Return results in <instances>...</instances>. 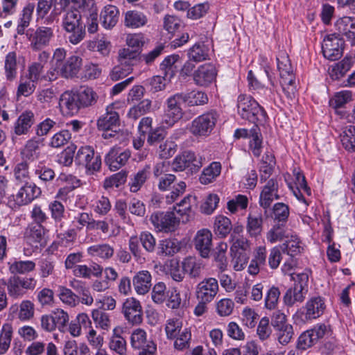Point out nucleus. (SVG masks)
<instances>
[{
	"label": "nucleus",
	"instance_id": "obj_24",
	"mask_svg": "<svg viewBox=\"0 0 355 355\" xmlns=\"http://www.w3.org/2000/svg\"><path fill=\"white\" fill-rule=\"evenodd\" d=\"M59 106L63 114L73 115L81 108L75 92H64L60 98Z\"/></svg>",
	"mask_w": 355,
	"mask_h": 355
},
{
	"label": "nucleus",
	"instance_id": "obj_46",
	"mask_svg": "<svg viewBox=\"0 0 355 355\" xmlns=\"http://www.w3.org/2000/svg\"><path fill=\"white\" fill-rule=\"evenodd\" d=\"M279 245L282 252L287 254L291 257H294L300 254L303 250L299 238L296 235L293 234L289 235L288 239H286L282 245Z\"/></svg>",
	"mask_w": 355,
	"mask_h": 355
},
{
	"label": "nucleus",
	"instance_id": "obj_47",
	"mask_svg": "<svg viewBox=\"0 0 355 355\" xmlns=\"http://www.w3.org/2000/svg\"><path fill=\"white\" fill-rule=\"evenodd\" d=\"M306 291L298 286H293L288 288L283 297L284 303L287 306H292L297 302H302L305 299Z\"/></svg>",
	"mask_w": 355,
	"mask_h": 355
},
{
	"label": "nucleus",
	"instance_id": "obj_5",
	"mask_svg": "<svg viewBox=\"0 0 355 355\" xmlns=\"http://www.w3.org/2000/svg\"><path fill=\"white\" fill-rule=\"evenodd\" d=\"M76 165L85 169L87 175H93L101 168V157L90 146H81L74 157Z\"/></svg>",
	"mask_w": 355,
	"mask_h": 355
},
{
	"label": "nucleus",
	"instance_id": "obj_58",
	"mask_svg": "<svg viewBox=\"0 0 355 355\" xmlns=\"http://www.w3.org/2000/svg\"><path fill=\"white\" fill-rule=\"evenodd\" d=\"M188 58L195 62H200L208 58V49L203 44L197 43L188 51Z\"/></svg>",
	"mask_w": 355,
	"mask_h": 355
},
{
	"label": "nucleus",
	"instance_id": "obj_16",
	"mask_svg": "<svg viewBox=\"0 0 355 355\" xmlns=\"http://www.w3.org/2000/svg\"><path fill=\"white\" fill-rule=\"evenodd\" d=\"M150 220L157 231L164 232L174 231L179 222L173 211L155 212L150 216Z\"/></svg>",
	"mask_w": 355,
	"mask_h": 355
},
{
	"label": "nucleus",
	"instance_id": "obj_25",
	"mask_svg": "<svg viewBox=\"0 0 355 355\" xmlns=\"http://www.w3.org/2000/svg\"><path fill=\"white\" fill-rule=\"evenodd\" d=\"M119 124V115L115 110L113 104L108 105L106 112L97 121V126L99 130H105L111 128H116Z\"/></svg>",
	"mask_w": 355,
	"mask_h": 355
},
{
	"label": "nucleus",
	"instance_id": "obj_29",
	"mask_svg": "<svg viewBox=\"0 0 355 355\" xmlns=\"http://www.w3.org/2000/svg\"><path fill=\"white\" fill-rule=\"evenodd\" d=\"M33 175L45 186L52 183L55 178V172L53 168L44 162H39L34 167Z\"/></svg>",
	"mask_w": 355,
	"mask_h": 355
},
{
	"label": "nucleus",
	"instance_id": "obj_44",
	"mask_svg": "<svg viewBox=\"0 0 355 355\" xmlns=\"http://www.w3.org/2000/svg\"><path fill=\"white\" fill-rule=\"evenodd\" d=\"M352 101V92L349 90H342L336 92L332 97L329 99V106L335 110V111L341 114L342 112H338V109L343 108L346 104L349 103Z\"/></svg>",
	"mask_w": 355,
	"mask_h": 355
},
{
	"label": "nucleus",
	"instance_id": "obj_54",
	"mask_svg": "<svg viewBox=\"0 0 355 355\" xmlns=\"http://www.w3.org/2000/svg\"><path fill=\"white\" fill-rule=\"evenodd\" d=\"M158 249L160 254L172 256L180 250V243L176 239H165L159 241Z\"/></svg>",
	"mask_w": 355,
	"mask_h": 355
},
{
	"label": "nucleus",
	"instance_id": "obj_62",
	"mask_svg": "<svg viewBox=\"0 0 355 355\" xmlns=\"http://www.w3.org/2000/svg\"><path fill=\"white\" fill-rule=\"evenodd\" d=\"M151 109V101L149 99H144L137 105L130 109L128 116L130 119L137 120L142 115L149 112Z\"/></svg>",
	"mask_w": 355,
	"mask_h": 355
},
{
	"label": "nucleus",
	"instance_id": "obj_64",
	"mask_svg": "<svg viewBox=\"0 0 355 355\" xmlns=\"http://www.w3.org/2000/svg\"><path fill=\"white\" fill-rule=\"evenodd\" d=\"M174 347L175 349L182 351L188 349L190 346V341L191 339V331L185 328L175 338Z\"/></svg>",
	"mask_w": 355,
	"mask_h": 355
},
{
	"label": "nucleus",
	"instance_id": "obj_12",
	"mask_svg": "<svg viewBox=\"0 0 355 355\" xmlns=\"http://www.w3.org/2000/svg\"><path fill=\"white\" fill-rule=\"evenodd\" d=\"M329 331V327L325 324L319 323L300 334L297 339V347L306 350L314 345L319 340L323 338Z\"/></svg>",
	"mask_w": 355,
	"mask_h": 355
},
{
	"label": "nucleus",
	"instance_id": "obj_9",
	"mask_svg": "<svg viewBox=\"0 0 355 355\" xmlns=\"http://www.w3.org/2000/svg\"><path fill=\"white\" fill-rule=\"evenodd\" d=\"M218 119V114L216 111L205 112L192 121L189 131L196 137H207L214 130Z\"/></svg>",
	"mask_w": 355,
	"mask_h": 355
},
{
	"label": "nucleus",
	"instance_id": "obj_13",
	"mask_svg": "<svg viewBox=\"0 0 355 355\" xmlns=\"http://www.w3.org/2000/svg\"><path fill=\"white\" fill-rule=\"evenodd\" d=\"M264 182L259 194V205L264 210V214H266L273 201L280 199L279 184L275 178H270Z\"/></svg>",
	"mask_w": 355,
	"mask_h": 355
},
{
	"label": "nucleus",
	"instance_id": "obj_17",
	"mask_svg": "<svg viewBox=\"0 0 355 355\" xmlns=\"http://www.w3.org/2000/svg\"><path fill=\"white\" fill-rule=\"evenodd\" d=\"M42 193L40 187L35 183L24 184L17 192L10 196V202L14 201L15 207H21L31 203Z\"/></svg>",
	"mask_w": 355,
	"mask_h": 355
},
{
	"label": "nucleus",
	"instance_id": "obj_20",
	"mask_svg": "<svg viewBox=\"0 0 355 355\" xmlns=\"http://www.w3.org/2000/svg\"><path fill=\"white\" fill-rule=\"evenodd\" d=\"M182 102V97L180 93L170 96L166 100V108L165 109V122L171 126L182 116V110L180 103Z\"/></svg>",
	"mask_w": 355,
	"mask_h": 355
},
{
	"label": "nucleus",
	"instance_id": "obj_35",
	"mask_svg": "<svg viewBox=\"0 0 355 355\" xmlns=\"http://www.w3.org/2000/svg\"><path fill=\"white\" fill-rule=\"evenodd\" d=\"M222 166L219 162H213L209 166L204 168L199 181L202 184L207 185L214 182L221 173Z\"/></svg>",
	"mask_w": 355,
	"mask_h": 355
},
{
	"label": "nucleus",
	"instance_id": "obj_33",
	"mask_svg": "<svg viewBox=\"0 0 355 355\" xmlns=\"http://www.w3.org/2000/svg\"><path fill=\"white\" fill-rule=\"evenodd\" d=\"M267 251L265 246H259L257 248L254 252L248 268V272L252 275H256L259 270L266 264Z\"/></svg>",
	"mask_w": 355,
	"mask_h": 355
},
{
	"label": "nucleus",
	"instance_id": "obj_34",
	"mask_svg": "<svg viewBox=\"0 0 355 355\" xmlns=\"http://www.w3.org/2000/svg\"><path fill=\"white\" fill-rule=\"evenodd\" d=\"M151 174V167L150 164L145 165L142 168L139 169L128 183L130 191L132 193L139 191Z\"/></svg>",
	"mask_w": 355,
	"mask_h": 355
},
{
	"label": "nucleus",
	"instance_id": "obj_10",
	"mask_svg": "<svg viewBox=\"0 0 355 355\" xmlns=\"http://www.w3.org/2000/svg\"><path fill=\"white\" fill-rule=\"evenodd\" d=\"M176 177L173 174H164L159 178L158 189L162 191L171 189L166 196V202L168 205L173 203L186 190V183L180 181L175 183Z\"/></svg>",
	"mask_w": 355,
	"mask_h": 355
},
{
	"label": "nucleus",
	"instance_id": "obj_53",
	"mask_svg": "<svg viewBox=\"0 0 355 355\" xmlns=\"http://www.w3.org/2000/svg\"><path fill=\"white\" fill-rule=\"evenodd\" d=\"M178 55H171L166 57L160 64V69L168 80H170L175 74L178 67L175 65L179 60Z\"/></svg>",
	"mask_w": 355,
	"mask_h": 355
},
{
	"label": "nucleus",
	"instance_id": "obj_4",
	"mask_svg": "<svg viewBox=\"0 0 355 355\" xmlns=\"http://www.w3.org/2000/svg\"><path fill=\"white\" fill-rule=\"evenodd\" d=\"M325 308L324 301L321 297H312L293 315L294 322L301 325L311 322L320 318L324 313Z\"/></svg>",
	"mask_w": 355,
	"mask_h": 355
},
{
	"label": "nucleus",
	"instance_id": "obj_18",
	"mask_svg": "<svg viewBox=\"0 0 355 355\" xmlns=\"http://www.w3.org/2000/svg\"><path fill=\"white\" fill-rule=\"evenodd\" d=\"M122 313L128 323L140 324L143 321V309L140 302L135 297L127 298L122 306Z\"/></svg>",
	"mask_w": 355,
	"mask_h": 355
},
{
	"label": "nucleus",
	"instance_id": "obj_63",
	"mask_svg": "<svg viewBox=\"0 0 355 355\" xmlns=\"http://www.w3.org/2000/svg\"><path fill=\"white\" fill-rule=\"evenodd\" d=\"M248 205V197L245 195L238 194L233 199L227 202V208L232 214H235L239 209H245Z\"/></svg>",
	"mask_w": 355,
	"mask_h": 355
},
{
	"label": "nucleus",
	"instance_id": "obj_51",
	"mask_svg": "<svg viewBox=\"0 0 355 355\" xmlns=\"http://www.w3.org/2000/svg\"><path fill=\"white\" fill-rule=\"evenodd\" d=\"M5 76L8 81L14 80L17 74V54L15 52H9L5 59Z\"/></svg>",
	"mask_w": 355,
	"mask_h": 355
},
{
	"label": "nucleus",
	"instance_id": "obj_19",
	"mask_svg": "<svg viewBox=\"0 0 355 355\" xmlns=\"http://www.w3.org/2000/svg\"><path fill=\"white\" fill-rule=\"evenodd\" d=\"M219 291L218 280L214 277H208L198 284L196 288V296L198 300L212 302Z\"/></svg>",
	"mask_w": 355,
	"mask_h": 355
},
{
	"label": "nucleus",
	"instance_id": "obj_14",
	"mask_svg": "<svg viewBox=\"0 0 355 355\" xmlns=\"http://www.w3.org/2000/svg\"><path fill=\"white\" fill-rule=\"evenodd\" d=\"M230 242L232 243L230 247L231 254L234 259H236L234 268L237 271L241 270L246 263V252L250 250V243L244 236L233 238V239L230 240Z\"/></svg>",
	"mask_w": 355,
	"mask_h": 355
},
{
	"label": "nucleus",
	"instance_id": "obj_49",
	"mask_svg": "<svg viewBox=\"0 0 355 355\" xmlns=\"http://www.w3.org/2000/svg\"><path fill=\"white\" fill-rule=\"evenodd\" d=\"M35 263L33 261H17L8 263V269L11 274H26L33 271L35 268Z\"/></svg>",
	"mask_w": 355,
	"mask_h": 355
},
{
	"label": "nucleus",
	"instance_id": "obj_50",
	"mask_svg": "<svg viewBox=\"0 0 355 355\" xmlns=\"http://www.w3.org/2000/svg\"><path fill=\"white\" fill-rule=\"evenodd\" d=\"M182 269L186 273L189 274L190 277L197 278L200 276L202 264L196 258L189 257L182 261Z\"/></svg>",
	"mask_w": 355,
	"mask_h": 355
},
{
	"label": "nucleus",
	"instance_id": "obj_61",
	"mask_svg": "<svg viewBox=\"0 0 355 355\" xmlns=\"http://www.w3.org/2000/svg\"><path fill=\"white\" fill-rule=\"evenodd\" d=\"M340 141L347 150L355 152V125H349L343 132Z\"/></svg>",
	"mask_w": 355,
	"mask_h": 355
},
{
	"label": "nucleus",
	"instance_id": "obj_56",
	"mask_svg": "<svg viewBox=\"0 0 355 355\" xmlns=\"http://www.w3.org/2000/svg\"><path fill=\"white\" fill-rule=\"evenodd\" d=\"M35 315V304L29 300H22L19 305L17 314L18 319L21 321H29Z\"/></svg>",
	"mask_w": 355,
	"mask_h": 355
},
{
	"label": "nucleus",
	"instance_id": "obj_31",
	"mask_svg": "<svg viewBox=\"0 0 355 355\" xmlns=\"http://www.w3.org/2000/svg\"><path fill=\"white\" fill-rule=\"evenodd\" d=\"M83 64V59L78 55H71L62 64L61 75L66 78H73L78 73Z\"/></svg>",
	"mask_w": 355,
	"mask_h": 355
},
{
	"label": "nucleus",
	"instance_id": "obj_32",
	"mask_svg": "<svg viewBox=\"0 0 355 355\" xmlns=\"http://www.w3.org/2000/svg\"><path fill=\"white\" fill-rule=\"evenodd\" d=\"M43 146V139L33 137L26 141L21 154L26 159L34 161L40 157V150Z\"/></svg>",
	"mask_w": 355,
	"mask_h": 355
},
{
	"label": "nucleus",
	"instance_id": "obj_40",
	"mask_svg": "<svg viewBox=\"0 0 355 355\" xmlns=\"http://www.w3.org/2000/svg\"><path fill=\"white\" fill-rule=\"evenodd\" d=\"M123 329L120 327H116L113 329V334L110 338L109 347L112 351H114L119 355H125L127 351L126 340L121 336Z\"/></svg>",
	"mask_w": 355,
	"mask_h": 355
},
{
	"label": "nucleus",
	"instance_id": "obj_42",
	"mask_svg": "<svg viewBox=\"0 0 355 355\" xmlns=\"http://www.w3.org/2000/svg\"><path fill=\"white\" fill-rule=\"evenodd\" d=\"M140 60V53L137 49L123 48L118 52V61L121 64L128 68L132 67Z\"/></svg>",
	"mask_w": 355,
	"mask_h": 355
},
{
	"label": "nucleus",
	"instance_id": "obj_55",
	"mask_svg": "<svg viewBox=\"0 0 355 355\" xmlns=\"http://www.w3.org/2000/svg\"><path fill=\"white\" fill-rule=\"evenodd\" d=\"M289 234L285 229V224L278 223L267 232L266 239L271 243L288 239Z\"/></svg>",
	"mask_w": 355,
	"mask_h": 355
},
{
	"label": "nucleus",
	"instance_id": "obj_21",
	"mask_svg": "<svg viewBox=\"0 0 355 355\" xmlns=\"http://www.w3.org/2000/svg\"><path fill=\"white\" fill-rule=\"evenodd\" d=\"M216 75V69L213 64H204L194 71L193 81L198 86L207 87L215 80Z\"/></svg>",
	"mask_w": 355,
	"mask_h": 355
},
{
	"label": "nucleus",
	"instance_id": "obj_2",
	"mask_svg": "<svg viewBox=\"0 0 355 355\" xmlns=\"http://www.w3.org/2000/svg\"><path fill=\"white\" fill-rule=\"evenodd\" d=\"M62 16L61 26L62 29L69 33L68 40L72 44H78L84 40L85 24L82 20V16L78 10L69 9L64 10Z\"/></svg>",
	"mask_w": 355,
	"mask_h": 355
},
{
	"label": "nucleus",
	"instance_id": "obj_39",
	"mask_svg": "<svg viewBox=\"0 0 355 355\" xmlns=\"http://www.w3.org/2000/svg\"><path fill=\"white\" fill-rule=\"evenodd\" d=\"M87 252L91 257L108 260L113 257L114 249L108 243H99L89 246L87 249Z\"/></svg>",
	"mask_w": 355,
	"mask_h": 355
},
{
	"label": "nucleus",
	"instance_id": "obj_37",
	"mask_svg": "<svg viewBox=\"0 0 355 355\" xmlns=\"http://www.w3.org/2000/svg\"><path fill=\"white\" fill-rule=\"evenodd\" d=\"M148 22L147 16L139 10H128L125 13L124 25L130 28H139Z\"/></svg>",
	"mask_w": 355,
	"mask_h": 355
},
{
	"label": "nucleus",
	"instance_id": "obj_30",
	"mask_svg": "<svg viewBox=\"0 0 355 355\" xmlns=\"http://www.w3.org/2000/svg\"><path fill=\"white\" fill-rule=\"evenodd\" d=\"M119 10L113 5L105 6L100 14L102 26L106 29H111L116 26L119 21Z\"/></svg>",
	"mask_w": 355,
	"mask_h": 355
},
{
	"label": "nucleus",
	"instance_id": "obj_7",
	"mask_svg": "<svg viewBox=\"0 0 355 355\" xmlns=\"http://www.w3.org/2000/svg\"><path fill=\"white\" fill-rule=\"evenodd\" d=\"M37 280L33 277L12 275L5 282L9 296L13 299L23 297L28 291H33Z\"/></svg>",
	"mask_w": 355,
	"mask_h": 355
},
{
	"label": "nucleus",
	"instance_id": "obj_52",
	"mask_svg": "<svg viewBox=\"0 0 355 355\" xmlns=\"http://www.w3.org/2000/svg\"><path fill=\"white\" fill-rule=\"evenodd\" d=\"M12 334L11 324L4 323L0 330V355L5 354L10 348Z\"/></svg>",
	"mask_w": 355,
	"mask_h": 355
},
{
	"label": "nucleus",
	"instance_id": "obj_43",
	"mask_svg": "<svg viewBox=\"0 0 355 355\" xmlns=\"http://www.w3.org/2000/svg\"><path fill=\"white\" fill-rule=\"evenodd\" d=\"M12 175L17 184H30L31 173L27 161L24 160L16 164L12 170Z\"/></svg>",
	"mask_w": 355,
	"mask_h": 355
},
{
	"label": "nucleus",
	"instance_id": "obj_11",
	"mask_svg": "<svg viewBox=\"0 0 355 355\" xmlns=\"http://www.w3.org/2000/svg\"><path fill=\"white\" fill-rule=\"evenodd\" d=\"M26 35L30 43V48L33 51H42L50 44L51 40L54 37V32L51 27L40 26L35 30L28 29Z\"/></svg>",
	"mask_w": 355,
	"mask_h": 355
},
{
	"label": "nucleus",
	"instance_id": "obj_26",
	"mask_svg": "<svg viewBox=\"0 0 355 355\" xmlns=\"http://www.w3.org/2000/svg\"><path fill=\"white\" fill-rule=\"evenodd\" d=\"M335 26L340 33L346 37L347 40L355 44V17L344 16L339 18Z\"/></svg>",
	"mask_w": 355,
	"mask_h": 355
},
{
	"label": "nucleus",
	"instance_id": "obj_15",
	"mask_svg": "<svg viewBox=\"0 0 355 355\" xmlns=\"http://www.w3.org/2000/svg\"><path fill=\"white\" fill-rule=\"evenodd\" d=\"M344 41L336 33L327 35L322 42V51L324 58L330 60L339 59L343 54Z\"/></svg>",
	"mask_w": 355,
	"mask_h": 355
},
{
	"label": "nucleus",
	"instance_id": "obj_8",
	"mask_svg": "<svg viewBox=\"0 0 355 355\" xmlns=\"http://www.w3.org/2000/svg\"><path fill=\"white\" fill-rule=\"evenodd\" d=\"M205 162L206 159L204 156L191 150H186L173 159L172 167L175 171L187 169L193 173L198 172Z\"/></svg>",
	"mask_w": 355,
	"mask_h": 355
},
{
	"label": "nucleus",
	"instance_id": "obj_36",
	"mask_svg": "<svg viewBox=\"0 0 355 355\" xmlns=\"http://www.w3.org/2000/svg\"><path fill=\"white\" fill-rule=\"evenodd\" d=\"M192 200H194L195 198L191 195H187L173 206V210L180 216V219L183 223L188 222L193 216Z\"/></svg>",
	"mask_w": 355,
	"mask_h": 355
},
{
	"label": "nucleus",
	"instance_id": "obj_60",
	"mask_svg": "<svg viewBox=\"0 0 355 355\" xmlns=\"http://www.w3.org/2000/svg\"><path fill=\"white\" fill-rule=\"evenodd\" d=\"M153 340L148 338L146 331L141 328L134 329L130 335V343L133 350Z\"/></svg>",
	"mask_w": 355,
	"mask_h": 355
},
{
	"label": "nucleus",
	"instance_id": "obj_27",
	"mask_svg": "<svg viewBox=\"0 0 355 355\" xmlns=\"http://www.w3.org/2000/svg\"><path fill=\"white\" fill-rule=\"evenodd\" d=\"M35 123V115L31 111L22 112L14 124V133L17 135H27Z\"/></svg>",
	"mask_w": 355,
	"mask_h": 355
},
{
	"label": "nucleus",
	"instance_id": "obj_22",
	"mask_svg": "<svg viewBox=\"0 0 355 355\" xmlns=\"http://www.w3.org/2000/svg\"><path fill=\"white\" fill-rule=\"evenodd\" d=\"M193 243L195 248L203 258L209 257L212 248V234L207 229H202L197 232Z\"/></svg>",
	"mask_w": 355,
	"mask_h": 355
},
{
	"label": "nucleus",
	"instance_id": "obj_23",
	"mask_svg": "<svg viewBox=\"0 0 355 355\" xmlns=\"http://www.w3.org/2000/svg\"><path fill=\"white\" fill-rule=\"evenodd\" d=\"M130 151H121L119 148H113L107 154L105 162L112 171H116L124 166L130 157Z\"/></svg>",
	"mask_w": 355,
	"mask_h": 355
},
{
	"label": "nucleus",
	"instance_id": "obj_38",
	"mask_svg": "<svg viewBox=\"0 0 355 355\" xmlns=\"http://www.w3.org/2000/svg\"><path fill=\"white\" fill-rule=\"evenodd\" d=\"M180 94L182 97V102L189 107L203 105L208 103L207 94L202 91L195 89Z\"/></svg>",
	"mask_w": 355,
	"mask_h": 355
},
{
	"label": "nucleus",
	"instance_id": "obj_45",
	"mask_svg": "<svg viewBox=\"0 0 355 355\" xmlns=\"http://www.w3.org/2000/svg\"><path fill=\"white\" fill-rule=\"evenodd\" d=\"M232 225L227 216L218 215L216 216L214 223V232L220 238H225L231 233Z\"/></svg>",
	"mask_w": 355,
	"mask_h": 355
},
{
	"label": "nucleus",
	"instance_id": "obj_28",
	"mask_svg": "<svg viewBox=\"0 0 355 355\" xmlns=\"http://www.w3.org/2000/svg\"><path fill=\"white\" fill-rule=\"evenodd\" d=\"M152 276L148 270L137 272L132 278V285L138 295H145L150 289Z\"/></svg>",
	"mask_w": 355,
	"mask_h": 355
},
{
	"label": "nucleus",
	"instance_id": "obj_57",
	"mask_svg": "<svg viewBox=\"0 0 355 355\" xmlns=\"http://www.w3.org/2000/svg\"><path fill=\"white\" fill-rule=\"evenodd\" d=\"M263 218L261 214L254 216L250 214L247 218V232L251 236H257L262 231Z\"/></svg>",
	"mask_w": 355,
	"mask_h": 355
},
{
	"label": "nucleus",
	"instance_id": "obj_59",
	"mask_svg": "<svg viewBox=\"0 0 355 355\" xmlns=\"http://www.w3.org/2000/svg\"><path fill=\"white\" fill-rule=\"evenodd\" d=\"M274 330L277 340L284 346L288 345L294 336L293 327L291 324L274 329Z\"/></svg>",
	"mask_w": 355,
	"mask_h": 355
},
{
	"label": "nucleus",
	"instance_id": "obj_1",
	"mask_svg": "<svg viewBox=\"0 0 355 355\" xmlns=\"http://www.w3.org/2000/svg\"><path fill=\"white\" fill-rule=\"evenodd\" d=\"M72 3L75 9H85L94 4V0H37V21L44 25H51L59 21L63 11Z\"/></svg>",
	"mask_w": 355,
	"mask_h": 355
},
{
	"label": "nucleus",
	"instance_id": "obj_6",
	"mask_svg": "<svg viewBox=\"0 0 355 355\" xmlns=\"http://www.w3.org/2000/svg\"><path fill=\"white\" fill-rule=\"evenodd\" d=\"M277 69L282 78L281 84L283 90L288 98H292L295 92V76L291 60L286 52H281L277 57Z\"/></svg>",
	"mask_w": 355,
	"mask_h": 355
},
{
	"label": "nucleus",
	"instance_id": "obj_41",
	"mask_svg": "<svg viewBox=\"0 0 355 355\" xmlns=\"http://www.w3.org/2000/svg\"><path fill=\"white\" fill-rule=\"evenodd\" d=\"M258 123H255L251 128V135L249 137V148L254 156L258 157L261 155L263 148V137Z\"/></svg>",
	"mask_w": 355,
	"mask_h": 355
},
{
	"label": "nucleus",
	"instance_id": "obj_3",
	"mask_svg": "<svg viewBox=\"0 0 355 355\" xmlns=\"http://www.w3.org/2000/svg\"><path fill=\"white\" fill-rule=\"evenodd\" d=\"M237 110L242 119L253 123L263 124L267 119L264 109L250 96L241 94L237 98Z\"/></svg>",
	"mask_w": 355,
	"mask_h": 355
},
{
	"label": "nucleus",
	"instance_id": "obj_48",
	"mask_svg": "<svg viewBox=\"0 0 355 355\" xmlns=\"http://www.w3.org/2000/svg\"><path fill=\"white\" fill-rule=\"evenodd\" d=\"M75 92L80 107L90 106L96 102V94L91 87L83 86Z\"/></svg>",
	"mask_w": 355,
	"mask_h": 355
}]
</instances>
